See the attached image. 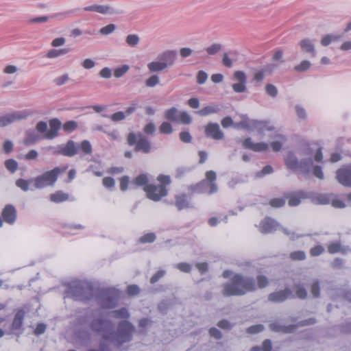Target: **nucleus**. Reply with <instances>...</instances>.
Here are the masks:
<instances>
[{
	"mask_svg": "<svg viewBox=\"0 0 351 351\" xmlns=\"http://www.w3.org/2000/svg\"><path fill=\"white\" fill-rule=\"evenodd\" d=\"M313 159L319 162L323 159L321 147L313 148L309 145H304L295 153L289 152L285 158L287 169L308 174L313 171L314 176L319 180H324V175L322 167L313 166Z\"/></svg>",
	"mask_w": 351,
	"mask_h": 351,
	"instance_id": "1",
	"label": "nucleus"
},
{
	"mask_svg": "<svg viewBox=\"0 0 351 351\" xmlns=\"http://www.w3.org/2000/svg\"><path fill=\"white\" fill-rule=\"evenodd\" d=\"M101 324L104 330V337L110 339L117 348L130 342L133 339L135 327L128 321L119 322L116 331L113 330V324L110 320L102 319Z\"/></svg>",
	"mask_w": 351,
	"mask_h": 351,
	"instance_id": "2",
	"label": "nucleus"
},
{
	"mask_svg": "<svg viewBox=\"0 0 351 351\" xmlns=\"http://www.w3.org/2000/svg\"><path fill=\"white\" fill-rule=\"evenodd\" d=\"M256 289V286L253 278L237 274L230 282L223 285L222 293L225 296L242 295Z\"/></svg>",
	"mask_w": 351,
	"mask_h": 351,
	"instance_id": "3",
	"label": "nucleus"
},
{
	"mask_svg": "<svg viewBox=\"0 0 351 351\" xmlns=\"http://www.w3.org/2000/svg\"><path fill=\"white\" fill-rule=\"evenodd\" d=\"M65 293L66 298H71L75 300L85 301L90 298L92 289L88 283L75 280L69 283Z\"/></svg>",
	"mask_w": 351,
	"mask_h": 351,
	"instance_id": "4",
	"label": "nucleus"
},
{
	"mask_svg": "<svg viewBox=\"0 0 351 351\" xmlns=\"http://www.w3.org/2000/svg\"><path fill=\"white\" fill-rule=\"evenodd\" d=\"M157 180L160 182V185L147 184L144 186L147 197L154 202H158L162 197L167 195L168 190L165 186L171 183L169 176L160 175Z\"/></svg>",
	"mask_w": 351,
	"mask_h": 351,
	"instance_id": "5",
	"label": "nucleus"
},
{
	"mask_svg": "<svg viewBox=\"0 0 351 351\" xmlns=\"http://www.w3.org/2000/svg\"><path fill=\"white\" fill-rule=\"evenodd\" d=\"M66 169V167L61 169L60 167H55L51 171H47L42 175L36 176L33 178L34 188L41 189L49 186H53L56 182L58 176L63 173Z\"/></svg>",
	"mask_w": 351,
	"mask_h": 351,
	"instance_id": "6",
	"label": "nucleus"
},
{
	"mask_svg": "<svg viewBox=\"0 0 351 351\" xmlns=\"http://www.w3.org/2000/svg\"><path fill=\"white\" fill-rule=\"evenodd\" d=\"M217 178L216 173L213 171H208L206 173V179L197 183L195 185H191L189 190L193 193H202L206 192V189L209 187L208 194L216 193L218 190L215 180Z\"/></svg>",
	"mask_w": 351,
	"mask_h": 351,
	"instance_id": "7",
	"label": "nucleus"
},
{
	"mask_svg": "<svg viewBox=\"0 0 351 351\" xmlns=\"http://www.w3.org/2000/svg\"><path fill=\"white\" fill-rule=\"evenodd\" d=\"M32 114L28 110L14 111L0 116V127H5L13 123L27 119Z\"/></svg>",
	"mask_w": 351,
	"mask_h": 351,
	"instance_id": "8",
	"label": "nucleus"
},
{
	"mask_svg": "<svg viewBox=\"0 0 351 351\" xmlns=\"http://www.w3.org/2000/svg\"><path fill=\"white\" fill-rule=\"evenodd\" d=\"M117 301V293L113 289L104 290L99 298V303L102 308H112Z\"/></svg>",
	"mask_w": 351,
	"mask_h": 351,
	"instance_id": "9",
	"label": "nucleus"
},
{
	"mask_svg": "<svg viewBox=\"0 0 351 351\" xmlns=\"http://www.w3.org/2000/svg\"><path fill=\"white\" fill-rule=\"evenodd\" d=\"M102 324L101 318L95 319L93 321V322L91 324V328L95 331L99 332L102 337L101 340L99 343V350L100 351H111L112 350H111L110 343H112V342L110 341V339L104 337V330L103 328V324Z\"/></svg>",
	"mask_w": 351,
	"mask_h": 351,
	"instance_id": "10",
	"label": "nucleus"
},
{
	"mask_svg": "<svg viewBox=\"0 0 351 351\" xmlns=\"http://www.w3.org/2000/svg\"><path fill=\"white\" fill-rule=\"evenodd\" d=\"M86 12H95L104 15H114L122 14V11L114 8L110 5L93 4L84 8Z\"/></svg>",
	"mask_w": 351,
	"mask_h": 351,
	"instance_id": "11",
	"label": "nucleus"
},
{
	"mask_svg": "<svg viewBox=\"0 0 351 351\" xmlns=\"http://www.w3.org/2000/svg\"><path fill=\"white\" fill-rule=\"evenodd\" d=\"M336 179L341 185L351 187V165L339 169L336 172Z\"/></svg>",
	"mask_w": 351,
	"mask_h": 351,
	"instance_id": "12",
	"label": "nucleus"
},
{
	"mask_svg": "<svg viewBox=\"0 0 351 351\" xmlns=\"http://www.w3.org/2000/svg\"><path fill=\"white\" fill-rule=\"evenodd\" d=\"M245 128L250 130H257L262 133L265 130H271L273 128L268 125V123L264 121L248 120L244 123Z\"/></svg>",
	"mask_w": 351,
	"mask_h": 351,
	"instance_id": "13",
	"label": "nucleus"
},
{
	"mask_svg": "<svg viewBox=\"0 0 351 351\" xmlns=\"http://www.w3.org/2000/svg\"><path fill=\"white\" fill-rule=\"evenodd\" d=\"M206 136L215 140H222L224 138L223 132L217 123H209L205 128Z\"/></svg>",
	"mask_w": 351,
	"mask_h": 351,
	"instance_id": "14",
	"label": "nucleus"
},
{
	"mask_svg": "<svg viewBox=\"0 0 351 351\" xmlns=\"http://www.w3.org/2000/svg\"><path fill=\"white\" fill-rule=\"evenodd\" d=\"M279 223L274 219L267 217L259 225V230L262 233H271L279 228Z\"/></svg>",
	"mask_w": 351,
	"mask_h": 351,
	"instance_id": "15",
	"label": "nucleus"
},
{
	"mask_svg": "<svg viewBox=\"0 0 351 351\" xmlns=\"http://www.w3.org/2000/svg\"><path fill=\"white\" fill-rule=\"evenodd\" d=\"M291 295V290L290 289H285L270 293L268 295V300L274 303L282 302L290 298Z\"/></svg>",
	"mask_w": 351,
	"mask_h": 351,
	"instance_id": "16",
	"label": "nucleus"
},
{
	"mask_svg": "<svg viewBox=\"0 0 351 351\" xmlns=\"http://www.w3.org/2000/svg\"><path fill=\"white\" fill-rule=\"evenodd\" d=\"M79 147L73 141H69L66 145L60 147L58 153L72 157L77 153Z\"/></svg>",
	"mask_w": 351,
	"mask_h": 351,
	"instance_id": "17",
	"label": "nucleus"
},
{
	"mask_svg": "<svg viewBox=\"0 0 351 351\" xmlns=\"http://www.w3.org/2000/svg\"><path fill=\"white\" fill-rule=\"evenodd\" d=\"M2 216L6 223L13 224L16 219V210L14 206L8 204L3 209Z\"/></svg>",
	"mask_w": 351,
	"mask_h": 351,
	"instance_id": "18",
	"label": "nucleus"
},
{
	"mask_svg": "<svg viewBox=\"0 0 351 351\" xmlns=\"http://www.w3.org/2000/svg\"><path fill=\"white\" fill-rule=\"evenodd\" d=\"M243 146L245 149H251L254 152L266 151L268 149V144L264 142L254 143L250 138H247L243 142Z\"/></svg>",
	"mask_w": 351,
	"mask_h": 351,
	"instance_id": "19",
	"label": "nucleus"
},
{
	"mask_svg": "<svg viewBox=\"0 0 351 351\" xmlns=\"http://www.w3.org/2000/svg\"><path fill=\"white\" fill-rule=\"evenodd\" d=\"M50 129L45 134L43 138L53 139L58 135L61 127V122L58 119H53L49 121Z\"/></svg>",
	"mask_w": 351,
	"mask_h": 351,
	"instance_id": "20",
	"label": "nucleus"
},
{
	"mask_svg": "<svg viewBox=\"0 0 351 351\" xmlns=\"http://www.w3.org/2000/svg\"><path fill=\"white\" fill-rule=\"evenodd\" d=\"M299 45L302 51L308 53L310 57H315L316 56L315 47L312 40L309 38L302 39L299 43Z\"/></svg>",
	"mask_w": 351,
	"mask_h": 351,
	"instance_id": "21",
	"label": "nucleus"
},
{
	"mask_svg": "<svg viewBox=\"0 0 351 351\" xmlns=\"http://www.w3.org/2000/svg\"><path fill=\"white\" fill-rule=\"evenodd\" d=\"M135 151H141L145 154L149 153L151 151V144L148 139L141 133H138V140L135 147Z\"/></svg>",
	"mask_w": 351,
	"mask_h": 351,
	"instance_id": "22",
	"label": "nucleus"
},
{
	"mask_svg": "<svg viewBox=\"0 0 351 351\" xmlns=\"http://www.w3.org/2000/svg\"><path fill=\"white\" fill-rule=\"evenodd\" d=\"M41 138L40 136L34 130H29L25 133L24 144L31 145L36 143Z\"/></svg>",
	"mask_w": 351,
	"mask_h": 351,
	"instance_id": "23",
	"label": "nucleus"
},
{
	"mask_svg": "<svg viewBox=\"0 0 351 351\" xmlns=\"http://www.w3.org/2000/svg\"><path fill=\"white\" fill-rule=\"evenodd\" d=\"M350 250L348 247L341 246L340 243L338 241L332 242L328 245V251L330 254H335L338 252L346 254Z\"/></svg>",
	"mask_w": 351,
	"mask_h": 351,
	"instance_id": "24",
	"label": "nucleus"
},
{
	"mask_svg": "<svg viewBox=\"0 0 351 351\" xmlns=\"http://www.w3.org/2000/svg\"><path fill=\"white\" fill-rule=\"evenodd\" d=\"M295 326L290 325V326H282L278 324L277 322L271 323L269 324V328L271 330L274 332H280L283 333H290L293 331Z\"/></svg>",
	"mask_w": 351,
	"mask_h": 351,
	"instance_id": "25",
	"label": "nucleus"
},
{
	"mask_svg": "<svg viewBox=\"0 0 351 351\" xmlns=\"http://www.w3.org/2000/svg\"><path fill=\"white\" fill-rule=\"evenodd\" d=\"M176 58V52L167 51L158 56L159 60L168 63V66L173 65Z\"/></svg>",
	"mask_w": 351,
	"mask_h": 351,
	"instance_id": "26",
	"label": "nucleus"
},
{
	"mask_svg": "<svg viewBox=\"0 0 351 351\" xmlns=\"http://www.w3.org/2000/svg\"><path fill=\"white\" fill-rule=\"evenodd\" d=\"M168 67V63L162 61H154L147 64V68L151 72H159L166 69Z\"/></svg>",
	"mask_w": 351,
	"mask_h": 351,
	"instance_id": "27",
	"label": "nucleus"
},
{
	"mask_svg": "<svg viewBox=\"0 0 351 351\" xmlns=\"http://www.w3.org/2000/svg\"><path fill=\"white\" fill-rule=\"evenodd\" d=\"M189 201L186 195H176L175 205L179 210L189 207Z\"/></svg>",
	"mask_w": 351,
	"mask_h": 351,
	"instance_id": "28",
	"label": "nucleus"
},
{
	"mask_svg": "<svg viewBox=\"0 0 351 351\" xmlns=\"http://www.w3.org/2000/svg\"><path fill=\"white\" fill-rule=\"evenodd\" d=\"M287 138L282 134H278L275 136V139L271 143V146L274 152H278L281 149L282 146L286 142Z\"/></svg>",
	"mask_w": 351,
	"mask_h": 351,
	"instance_id": "29",
	"label": "nucleus"
},
{
	"mask_svg": "<svg viewBox=\"0 0 351 351\" xmlns=\"http://www.w3.org/2000/svg\"><path fill=\"white\" fill-rule=\"evenodd\" d=\"M25 314V311L22 309L17 311L12 322V328L14 330H18L21 327Z\"/></svg>",
	"mask_w": 351,
	"mask_h": 351,
	"instance_id": "30",
	"label": "nucleus"
},
{
	"mask_svg": "<svg viewBox=\"0 0 351 351\" xmlns=\"http://www.w3.org/2000/svg\"><path fill=\"white\" fill-rule=\"evenodd\" d=\"M69 197V194L58 191L50 195V200L55 203H60L68 200Z\"/></svg>",
	"mask_w": 351,
	"mask_h": 351,
	"instance_id": "31",
	"label": "nucleus"
},
{
	"mask_svg": "<svg viewBox=\"0 0 351 351\" xmlns=\"http://www.w3.org/2000/svg\"><path fill=\"white\" fill-rule=\"evenodd\" d=\"M70 51L69 48H63L59 49H51L47 53V57L50 59L58 58L67 54Z\"/></svg>",
	"mask_w": 351,
	"mask_h": 351,
	"instance_id": "32",
	"label": "nucleus"
},
{
	"mask_svg": "<svg viewBox=\"0 0 351 351\" xmlns=\"http://www.w3.org/2000/svg\"><path fill=\"white\" fill-rule=\"evenodd\" d=\"M34 182L33 178L30 180H24L22 178L18 179L16 181V185L20 188L22 191L26 192L29 190H34L33 188L30 187V184Z\"/></svg>",
	"mask_w": 351,
	"mask_h": 351,
	"instance_id": "33",
	"label": "nucleus"
},
{
	"mask_svg": "<svg viewBox=\"0 0 351 351\" xmlns=\"http://www.w3.org/2000/svg\"><path fill=\"white\" fill-rule=\"evenodd\" d=\"M149 176L146 173H141L132 182V184H136L138 186H146L149 182Z\"/></svg>",
	"mask_w": 351,
	"mask_h": 351,
	"instance_id": "34",
	"label": "nucleus"
},
{
	"mask_svg": "<svg viewBox=\"0 0 351 351\" xmlns=\"http://www.w3.org/2000/svg\"><path fill=\"white\" fill-rule=\"evenodd\" d=\"M218 110L219 108L217 106H207L197 111V113L200 116H207L211 114L217 113Z\"/></svg>",
	"mask_w": 351,
	"mask_h": 351,
	"instance_id": "35",
	"label": "nucleus"
},
{
	"mask_svg": "<svg viewBox=\"0 0 351 351\" xmlns=\"http://www.w3.org/2000/svg\"><path fill=\"white\" fill-rule=\"evenodd\" d=\"M112 317L117 319H124L130 317V313L125 308H122L119 310H116L110 312Z\"/></svg>",
	"mask_w": 351,
	"mask_h": 351,
	"instance_id": "36",
	"label": "nucleus"
},
{
	"mask_svg": "<svg viewBox=\"0 0 351 351\" xmlns=\"http://www.w3.org/2000/svg\"><path fill=\"white\" fill-rule=\"evenodd\" d=\"M180 112L176 108H171L165 112V118L168 120L177 122Z\"/></svg>",
	"mask_w": 351,
	"mask_h": 351,
	"instance_id": "37",
	"label": "nucleus"
},
{
	"mask_svg": "<svg viewBox=\"0 0 351 351\" xmlns=\"http://www.w3.org/2000/svg\"><path fill=\"white\" fill-rule=\"evenodd\" d=\"M341 38L340 36L327 34L324 36L321 40V45L326 47L329 45L332 42L337 41Z\"/></svg>",
	"mask_w": 351,
	"mask_h": 351,
	"instance_id": "38",
	"label": "nucleus"
},
{
	"mask_svg": "<svg viewBox=\"0 0 351 351\" xmlns=\"http://www.w3.org/2000/svg\"><path fill=\"white\" fill-rule=\"evenodd\" d=\"M140 41V38L137 34H129L125 38L127 45L131 47H136Z\"/></svg>",
	"mask_w": 351,
	"mask_h": 351,
	"instance_id": "39",
	"label": "nucleus"
},
{
	"mask_svg": "<svg viewBox=\"0 0 351 351\" xmlns=\"http://www.w3.org/2000/svg\"><path fill=\"white\" fill-rule=\"evenodd\" d=\"M311 63L308 60H302L300 64L294 66V70L299 73L304 72L309 69Z\"/></svg>",
	"mask_w": 351,
	"mask_h": 351,
	"instance_id": "40",
	"label": "nucleus"
},
{
	"mask_svg": "<svg viewBox=\"0 0 351 351\" xmlns=\"http://www.w3.org/2000/svg\"><path fill=\"white\" fill-rule=\"evenodd\" d=\"M5 166L11 173H14L18 169L19 164L14 159H8L5 161Z\"/></svg>",
	"mask_w": 351,
	"mask_h": 351,
	"instance_id": "41",
	"label": "nucleus"
},
{
	"mask_svg": "<svg viewBox=\"0 0 351 351\" xmlns=\"http://www.w3.org/2000/svg\"><path fill=\"white\" fill-rule=\"evenodd\" d=\"M223 47L219 43H214L206 49L208 55L212 56L217 53L222 49Z\"/></svg>",
	"mask_w": 351,
	"mask_h": 351,
	"instance_id": "42",
	"label": "nucleus"
},
{
	"mask_svg": "<svg viewBox=\"0 0 351 351\" xmlns=\"http://www.w3.org/2000/svg\"><path fill=\"white\" fill-rule=\"evenodd\" d=\"M296 295L299 298L304 299L307 296L306 290L300 285H295L293 287Z\"/></svg>",
	"mask_w": 351,
	"mask_h": 351,
	"instance_id": "43",
	"label": "nucleus"
},
{
	"mask_svg": "<svg viewBox=\"0 0 351 351\" xmlns=\"http://www.w3.org/2000/svg\"><path fill=\"white\" fill-rule=\"evenodd\" d=\"M234 79L237 81V82L245 84L247 83V76L245 73L241 71H237L234 72Z\"/></svg>",
	"mask_w": 351,
	"mask_h": 351,
	"instance_id": "44",
	"label": "nucleus"
},
{
	"mask_svg": "<svg viewBox=\"0 0 351 351\" xmlns=\"http://www.w3.org/2000/svg\"><path fill=\"white\" fill-rule=\"evenodd\" d=\"M177 122H180L184 124H189L191 122V117L186 112H180Z\"/></svg>",
	"mask_w": 351,
	"mask_h": 351,
	"instance_id": "45",
	"label": "nucleus"
},
{
	"mask_svg": "<svg viewBox=\"0 0 351 351\" xmlns=\"http://www.w3.org/2000/svg\"><path fill=\"white\" fill-rule=\"evenodd\" d=\"M160 82L159 77L157 75H152L145 80V85L148 87H154Z\"/></svg>",
	"mask_w": 351,
	"mask_h": 351,
	"instance_id": "46",
	"label": "nucleus"
},
{
	"mask_svg": "<svg viewBox=\"0 0 351 351\" xmlns=\"http://www.w3.org/2000/svg\"><path fill=\"white\" fill-rule=\"evenodd\" d=\"M129 69V66L126 64L121 67L116 68L114 71V77L117 78L122 77L125 73H126L128 71Z\"/></svg>",
	"mask_w": 351,
	"mask_h": 351,
	"instance_id": "47",
	"label": "nucleus"
},
{
	"mask_svg": "<svg viewBox=\"0 0 351 351\" xmlns=\"http://www.w3.org/2000/svg\"><path fill=\"white\" fill-rule=\"evenodd\" d=\"M315 200L319 204H327L331 201L330 195L326 194H322L317 195Z\"/></svg>",
	"mask_w": 351,
	"mask_h": 351,
	"instance_id": "48",
	"label": "nucleus"
},
{
	"mask_svg": "<svg viewBox=\"0 0 351 351\" xmlns=\"http://www.w3.org/2000/svg\"><path fill=\"white\" fill-rule=\"evenodd\" d=\"M77 128V123L75 121H66L63 125V130L65 132H71L75 130Z\"/></svg>",
	"mask_w": 351,
	"mask_h": 351,
	"instance_id": "49",
	"label": "nucleus"
},
{
	"mask_svg": "<svg viewBox=\"0 0 351 351\" xmlns=\"http://www.w3.org/2000/svg\"><path fill=\"white\" fill-rule=\"evenodd\" d=\"M156 239V235L153 232L147 233L139 238V241L143 243H153Z\"/></svg>",
	"mask_w": 351,
	"mask_h": 351,
	"instance_id": "50",
	"label": "nucleus"
},
{
	"mask_svg": "<svg viewBox=\"0 0 351 351\" xmlns=\"http://www.w3.org/2000/svg\"><path fill=\"white\" fill-rule=\"evenodd\" d=\"M265 91L271 97H276L278 95L277 88L271 84H267L265 85Z\"/></svg>",
	"mask_w": 351,
	"mask_h": 351,
	"instance_id": "51",
	"label": "nucleus"
},
{
	"mask_svg": "<svg viewBox=\"0 0 351 351\" xmlns=\"http://www.w3.org/2000/svg\"><path fill=\"white\" fill-rule=\"evenodd\" d=\"M116 29V25L114 24H109L99 29V33L102 35H108L112 34Z\"/></svg>",
	"mask_w": 351,
	"mask_h": 351,
	"instance_id": "52",
	"label": "nucleus"
},
{
	"mask_svg": "<svg viewBox=\"0 0 351 351\" xmlns=\"http://www.w3.org/2000/svg\"><path fill=\"white\" fill-rule=\"evenodd\" d=\"M279 66V64L278 63H271V64H267L264 66V68H263L262 69L263 70L264 73H265V75H271L274 71L277 69L278 68Z\"/></svg>",
	"mask_w": 351,
	"mask_h": 351,
	"instance_id": "53",
	"label": "nucleus"
},
{
	"mask_svg": "<svg viewBox=\"0 0 351 351\" xmlns=\"http://www.w3.org/2000/svg\"><path fill=\"white\" fill-rule=\"evenodd\" d=\"M159 130L161 133L166 134H169L173 132L172 126L168 122H163L160 125Z\"/></svg>",
	"mask_w": 351,
	"mask_h": 351,
	"instance_id": "54",
	"label": "nucleus"
},
{
	"mask_svg": "<svg viewBox=\"0 0 351 351\" xmlns=\"http://www.w3.org/2000/svg\"><path fill=\"white\" fill-rule=\"evenodd\" d=\"M285 199L284 198H274L269 201V204L274 208H280L284 206Z\"/></svg>",
	"mask_w": 351,
	"mask_h": 351,
	"instance_id": "55",
	"label": "nucleus"
},
{
	"mask_svg": "<svg viewBox=\"0 0 351 351\" xmlns=\"http://www.w3.org/2000/svg\"><path fill=\"white\" fill-rule=\"evenodd\" d=\"M272 60L274 61H279L280 63H284L283 51L281 49H277L273 54Z\"/></svg>",
	"mask_w": 351,
	"mask_h": 351,
	"instance_id": "56",
	"label": "nucleus"
},
{
	"mask_svg": "<svg viewBox=\"0 0 351 351\" xmlns=\"http://www.w3.org/2000/svg\"><path fill=\"white\" fill-rule=\"evenodd\" d=\"M80 149L87 154L92 153V147L89 141H83L80 144Z\"/></svg>",
	"mask_w": 351,
	"mask_h": 351,
	"instance_id": "57",
	"label": "nucleus"
},
{
	"mask_svg": "<svg viewBox=\"0 0 351 351\" xmlns=\"http://www.w3.org/2000/svg\"><path fill=\"white\" fill-rule=\"evenodd\" d=\"M257 282H258V287L260 289L265 288L269 284V280H268L267 278L263 275H259L257 276Z\"/></svg>",
	"mask_w": 351,
	"mask_h": 351,
	"instance_id": "58",
	"label": "nucleus"
},
{
	"mask_svg": "<svg viewBox=\"0 0 351 351\" xmlns=\"http://www.w3.org/2000/svg\"><path fill=\"white\" fill-rule=\"evenodd\" d=\"M232 87L233 90L235 93H244L247 89L245 84H241L239 82H236V83L233 84Z\"/></svg>",
	"mask_w": 351,
	"mask_h": 351,
	"instance_id": "59",
	"label": "nucleus"
},
{
	"mask_svg": "<svg viewBox=\"0 0 351 351\" xmlns=\"http://www.w3.org/2000/svg\"><path fill=\"white\" fill-rule=\"evenodd\" d=\"M290 257L293 260L302 261L306 258V254L303 251H296L291 253Z\"/></svg>",
	"mask_w": 351,
	"mask_h": 351,
	"instance_id": "60",
	"label": "nucleus"
},
{
	"mask_svg": "<svg viewBox=\"0 0 351 351\" xmlns=\"http://www.w3.org/2000/svg\"><path fill=\"white\" fill-rule=\"evenodd\" d=\"M166 274L165 270H159L157 271L150 279V282L152 284H155L161 278H162Z\"/></svg>",
	"mask_w": 351,
	"mask_h": 351,
	"instance_id": "61",
	"label": "nucleus"
},
{
	"mask_svg": "<svg viewBox=\"0 0 351 351\" xmlns=\"http://www.w3.org/2000/svg\"><path fill=\"white\" fill-rule=\"evenodd\" d=\"M324 247L322 245H317L312 247L310 250V254L312 256H317L324 252Z\"/></svg>",
	"mask_w": 351,
	"mask_h": 351,
	"instance_id": "62",
	"label": "nucleus"
},
{
	"mask_svg": "<svg viewBox=\"0 0 351 351\" xmlns=\"http://www.w3.org/2000/svg\"><path fill=\"white\" fill-rule=\"evenodd\" d=\"M263 329H264V326L262 324H257V325H254V326H250L247 329V331L248 333L256 334V333L263 331Z\"/></svg>",
	"mask_w": 351,
	"mask_h": 351,
	"instance_id": "63",
	"label": "nucleus"
},
{
	"mask_svg": "<svg viewBox=\"0 0 351 351\" xmlns=\"http://www.w3.org/2000/svg\"><path fill=\"white\" fill-rule=\"evenodd\" d=\"M297 116L301 119H305L306 118V113L305 109L300 106L296 105L295 107Z\"/></svg>",
	"mask_w": 351,
	"mask_h": 351,
	"instance_id": "64",
	"label": "nucleus"
}]
</instances>
